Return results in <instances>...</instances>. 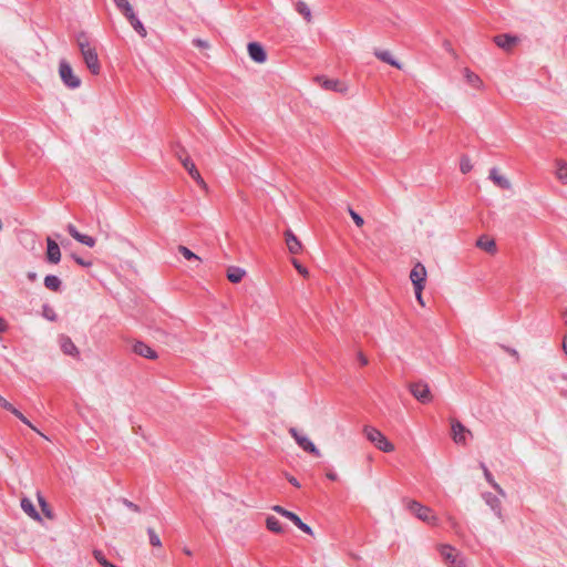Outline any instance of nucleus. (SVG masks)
<instances>
[{"instance_id":"a211bd4d","label":"nucleus","mask_w":567,"mask_h":567,"mask_svg":"<svg viewBox=\"0 0 567 567\" xmlns=\"http://www.w3.org/2000/svg\"><path fill=\"white\" fill-rule=\"evenodd\" d=\"M489 178L494 182L495 185H497L502 189L511 188V182L505 176L499 175L498 169L496 167H493L489 171Z\"/></svg>"},{"instance_id":"2f4dec72","label":"nucleus","mask_w":567,"mask_h":567,"mask_svg":"<svg viewBox=\"0 0 567 567\" xmlns=\"http://www.w3.org/2000/svg\"><path fill=\"white\" fill-rule=\"evenodd\" d=\"M557 178L564 183L567 184V164L563 161L557 162V172H556Z\"/></svg>"},{"instance_id":"e2e57ef3","label":"nucleus","mask_w":567,"mask_h":567,"mask_svg":"<svg viewBox=\"0 0 567 567\" xmlns=\"http://www.w3.org/2000/svg\"><path fill=\"white\" fill-rule=\"evenodd\" d=\"M2 229V221L0 220V230Z\"/></svg>"},{"instance_id":"09e8293b","label":"nucleus","mask_w":567,"mask_h":567,"mask_svg":"<svg viewBox=\"0 0 567 567\" xmlns=\"http://www.w3.org/2000/svg\"><path fill=\"white\" fill-rule=\"evenodd\" d=\"M0 405L9 412H11L14 409V406L9 401H7L2 395H0Z\"/></svg>"},{"instance_id":"c756f323","label":"nucleus","mask_w":567,"mask_h":567,"mask_svg":"<svg viewBox=\"0 0 567 567\" xmlns=\"http://www.w3.org/2000/svg\"><path fill=\"white\" fill-rule=\"evenodd\" d=\"M272 511H275L276 513L280 514L281 516L290 519L293 524H296V522L300 518L297 514L284 508L280 505H275L272 507Z\"/></svg>"},{"instance_id":"5701e85b","label":"nucleus","mask_w":567,"mask_h":567,"mask_svg":"<svg viewBox=\"0 0 567 567\" xmlns=\"http://www.w3.org/2000/svg\"><path fill=\"white\" fill-rule=\"evenodd\" d=\"M481 468L483 470V474H484V477L485 480L487 481V483L502 496H505V492L504 489L499 486V484H497L492 475V473L489 472V470L487 468V466L484 464V463H481Z\"/></svg>"},{"instance_id":"864d4df0","label":"nucleus","mask_w":567,"mask_h":567,"mask_svg":"<svg viewBox=\"0 0 567 567\" xmlns=\"http://www.w3.org/2000/svg\"><path fill=\"white\" fill-rule=\"evenodd\" d=\"M38 499H39V503H40L42 509L45 511V507H47L45 499L41 495H38Z\"/></svg>"},{"instance_id":"e433bc0d","label":"nucleus","mask_w":567,"mask_h":567,"mask_svg":"<svg viewBox=\"0 0 567 567\" xmlns=\"http://www.w3.org/2000/svg\"><path fill=\"white\" fill-rule=\"evenodd\" d=\"M93 555L96 561L103 567H109L110 565H113L105 558L104 554L101 550H94Z\"/></svg>"},{"instance_id":"c9c22d12","label":"nucleus","mask_w":567,"mask_h":567,"mask_svg":"<svg viewBox=\"0 0 567 567\" xmlns=\"http://www.w3.org/2000/svg\"><path fill=\"white\" fill-rule=\"evenodd\" d=\"M76 241L92 248L94 247L95 245V239L89 235H84V234H80L79 236H76Z\"/></svg>"},{"instance_id":"49530a36","label":"nucleus","mask_w":567,"mask_h":567,"mask_svg":"<svg viewBox=\"0 0 567 567\" xmlns=\"http://www.w3.org/2000/svg\"><path fill=\"white\" fill-rule=\"evenodd\" d=\"M193 44L200 49H207L209 47L207 41L199 39V38L194 39Z\"/></svg>"},{"instance_id":"7ed1b4c3","label":"nucleus","mask_w":567,"mask_h":567,"mask_svg":"<svg viewBox=\"0 0 567 567\" xmlns=\"http://www.w3.org/2000/svg\"><path fill=\"white\" fill-rule=\"evenodd\" d=\"M365 437L382 452L390 453L394 451V445L385 437V435L373 426L363 429Z\"/></svg>"},{"instance_id":"ddd939ff","label":"nucleus","mask_w":567,"mask_h":567,"mask_svg":"<svg viewBox=\"0 0 567 567\" xmlns=\"http://www.w3.org/2000/svg\"><path fill=\"white\" fill-rule=\"evenodd\" d=\"M59 343L64 354L71 355L73 358L80 357V351L70 337L61 334L59 338Z\"/></svg>"},{"instance_id":"1a4fd4ad","label":"nucleus","mask_w":567,"mask_h":567,"mask_svg":"<svg viewBox=\"0 0 567 567\" xmlns=\"http://www.w3.org/2000/svg\"><path fill=\"white\" fill-rule=\"evenodd\" d=\"M316 81L320 84V86L327 91H333L339 93H344L348 91V86L336 79H327L324 76H317Z\"/></svg>"},{"instance_id":"a18cd8bd","label":"nucleus","mask_w":567,"mask_h":567,"mask_svg":"<svg viewBox=\"0 0 567 567\" xmlns=\"http://www.w3.org/2000/svg\"><path fill=\"white\" fill-rule=\"evenodd\" d=\"M423 289H424V287H420V286L414 287L415 298L421 306H424V301H423V297H422Z\"/></svg>"},{"instance_id":"37998d69","label":"nucleus","mask_w":567,"mask_h":567,"mask_svg":"<svg viewBox=\"0 0 567 567\" xmlns=\"http://www.w3.org/2000/svg\"><path fill=\"white\" fill-rule=\"evenodd\" d=\"M72 258L74 259V261L82 266V267H91L92 266V262L90 260H85L83 259L82 257H79L76 255H72Z\"/></svg>"},{"instance_id":"412c9836","label":"nucleus","mask_w":567,"mask_h":567,"mask_svg":"<svg viewBox=\"0 0 567 567\" xmlns=\"http://www.w3.org/2000/svg\"><path fill=\"white\" fill-rule=\"evenodd\" d=\"M132 28L142 37L145 38L147 35V31L141 20L137 18L135 12L131 13L126 17Z\"/></svg>"},{"instance_id":"3c124183","label":"nucleus","mask_w":567,"mask_h":567,"mask_svg":"<svg viewBox=\"0 0 567 567\" xmlns=\"http://www.w3.org/2000/svg\"><path fill=\"white\" fill-rule=\"evenodd\" d=\"M288 482H289L290 484H292L293 486H296V487H300V483H299V482H298V480H297L296 477H293V476L288 477Z\"/></svg>"},{"instance_id":"c03bdc74","label":"nucleus","mask_w":567,"mask_h":567,"mask_svg":"<svg viewBox=\"0 0 567 567\" xmlns=\"http://www.w3.org/2000/svg\"><path fill=\"white\" fill-rule=\"evenodd\" d=\"M44 317L49 319L50 321H54L56 319V315L52 309H50L48 306L43 307Z\"/></svg>"},{"instance_id":"0e129e2a","label":"nucleus","mask_w":567,"mask_h":567,"mask_svg":"<svg viewBox=\"0 0 567 567\" xmlns=\"http://www.w3.org/2000/svg\"><path fill=\"white\" fill-rule=\"evenodd\" d=\"M109 567H117V566H115V565H110Z\"/></svg>"},{"instance_id":"6e6552de","label":"nucleus","mask_w":567,"mask_h":567,"mask_svg":"<svg viewBox=\"0 0 567 567\" xmlns=\"http://www.w3.org/2000/svg\"><path fill=\"white\" fill-rule=\"evenodd\" d=\"M452 439L456 444H465L466 436L472 435L471 431L466 429L460 421H451Z\"/></svg>"},{"instance_id":"0eeeda50","label":"nucleus","mask_w":567,"mask_h":567,"mask_svg":"<svg viewBox=\"0 0 567 567\" xmlns=\"http://www.w3.org/2000/svg\"><path fill=\"white\" fill-rule=\"evenodd\" d=\"M410 391L412 395L421 403H429L432 400V394L427 383L422 381L411 383Z\"/></svg>"},{"instance_id":"9d476101","label":"nucleus","mask_w":567,"mask_h":567,"mask_svg":"<svg viewBox=\"0 0 567 567\" xmlns=\"http://www.w3.org/2000/svg\"><path fill=\"white\" fill-rule=\"evenodd\" d=\"M179 159L184 166V168L188 172V174L194 178V181L202 187L207 188V184L200 176L198 169L196 168L194 162L189 157L182 158L179 156Z\"/></svg>"},{"instance_id":"680f3d73","label":"nucleus","mask_w":567,"mask_h":567,"mask_svg":"<svg viewBox=\"0 0 567 567\" xmlns=\"http://www.w3.org/2000/svg\"><path fill=\"white\" fill-rule=\"evenodd\" d=\"M563 380L567 382V375H564V377H563Z\"/></svg>"},{"instance_id":"f704fd0d","label":"nucleus","mask_w":567,"mask_h":567,"mask_svg":"<svg viewBox=\"0 0 567 567\" xmlns=\"http://www.w3.org/2000/svg\"><path fill=\"white\" fill-rule=\"evenodd\" d=\"M147 535H148V538H150V544L154 547H161L162 546V542H161V538L158 537V535L155 533V530L151 527L147 528Z\"/></svg>"},{"instance_id":"393cba45","label":"nucleus","mask_w":567,"mask_h":567,"mask_svg":"<svg viewBox=\"0 0 567 567\" xmlns=\"http://www.w3.org/2000/svg\"><path fill=\"white\" fill-rule=\"evenodd\" d=\"M44 286L51 291H59L61 289L62 281L55 275H48L44 277Z\"/></svg>"},{"instance_id":"603ef678","label":"nucleus","mask_w":567,"mask_h":567,"mask_svg":"<svg viewBox=\"0 0 567 567\" xmlns=\"http://www.w3.org/2000/svg\"><path fill=\"white\" fill-rule=\"evenodd\" d=\"M8 324L6 321L0 317V332L7 331Z\"/></svg>"},{"instance_id":"ea45409f","label":"nucleus","mask_w":567,"mask_h":567,"mask_svg":"<svg viewBox=\"0 0 567 567\" xmlns=\"http://www.w3.org/2000/svg\"><path fill=\"white\" fill-rule=\"evenodd\" d=\"M121 502L124 506H126L130 511L134 512V513H140L141 512V508L137 504L128 501L127 498H121Z\"/></svg>"},{"instance_id":"dca6fc26","label":"nucleus","mask_w":567,"mask_h":567,"mask_svg":"<svg viewBox=\"0 0 567 567\" xmlns=\"http://www.w3.org/2000/svg\"><path fill=\"white\" fill-rule=\"evenodd\" d=\"M285 239L290 254L297 255L301 251V243L290 229L285 231Z\"/></svg>"},{"instance_id":"f03ea898","label":"nucleus","mask_w":567,"mask_h":567,"mask_svg":"<svg viewBox=\"0 0 567 567\" xmlns=\"http://www.w3.org/2000/svg\"><path fill=\"white\" fill-rule=\"evenodd\" d=\"M405 507L411 514H413L416 518L426 523L427 525H431V526L439 525L440 519L434 514L432 508L421 504L420 502L414 501V499H408V501H405Z\"/></svg>"},{"instance_id":"7c9ffc66","label":"nucleus","mask_w":567,"mask_h":567,"mask_svg":"<svg viewBox=\"0 0 567 567\" xmlns=\"http://www.w3.org/2000/svg\"><path fill=\"white\" fill-rule=\"evenodd\" d=\"M113 1L115 3L116 8L123 13V16L125 18L134 12L128 0H113Z\"/></svg>"},{"instance_id":"4be33fe9","label":"nucleus","mask_w":567,"mask_h":567,"mask_svg":"<svg viewBox=\"0 0 567 567\" xmlns=\"http://www.w3.org/2000/svg\"><path fill=\"white\" fill-rule=\"evenodd\" d=\"M246 271L240 267L231 266L227 269V278L233 284H238L245 277Z\"/></svg>"},{"instance_id":"bf43d9fd","label":"nucleus","mask_w":567,"mask_h":567,"mask_svg":"<svg viewBox=\"0 0 567 567\" xmlns=\"http://www.w3.org/2000/svg\"><path fill=\"white\" fill-rule=\"evenodd\" d=\"M561 394L567 396V385L561 388Z\"/></svg>"},{"instance_id":"6ab92c4d","label":"nucleus","mask_w":567,"mask_h":567,"mask_svg":"<svg viewBox=\"0 0 567 567\" xmlns=\"http://www.w3.org/2000/svg\"><path fill=\"white\" fill-rule=\"evenodd\" d=\"M21 508L22 511L28 515L30 516L31 518H33L34 520H38L40 522L42 518L39 514V512L35 509L33 503L31 502V499L27 498V497H23L21 499Z\"/></svg>"},{"instance_id":"a19ab883","label":"nucleus","mask_w":567,"mask_h":567,"mask_svg":"<svg viewBox=\"0 0 567 567\" xmlns=\"http://www.w3.org/2000/svg\"><path fill=\"white\" fill-rule=\"evenodd\" d=\"M295 525H296L300 530H302L303 533H306V534H308V535H312V534H313L312 528H311L308 524L303 523V522L301 520V518H299V519L296 522V524H295Z\"/></svg>"},{"instance_id":"473e14b6","label":"nucleus","mask_w":567,"mask_h":567,"mask_svg":"<svg viewBox=\"0 0 567 567\" xmlns=\"http://www.w3.org/2000/svg\"><path fill=\"white\" fill-rule=\"evenodd\" d=\"M178 251L187 260H194V261H197V262L202 261V259L196 254H194L189 248H187L186 246H182V245L178 246Z\"/></svg>"},{"instance_id":"39448f33","label":"nucleus","mask_w":567,"mask_h":567,"mask_svg":"<svg viewBox=\"0 0 567 567\" xmlns=\"http://www.w3.org/2000/svg\"><path fill=\"white\" fill-rule=\"evenodd\" d=\"M289 434L295 439L298 446L303 451L315 455L316 457L321 456L320 451L317 449L313 442L307 435L299 432L296 427H290Z\"/></svg>"},{"instance_id":"8fccbe9b","label":"nucleus","mask_w":567,"mask_h":567,"mask_svg":"<svg viewBox=\"0 0 567 567\" xmlns=\"http://www.w3.org/2000/svg\"><path fill=\"white\" fill-rule=\"evenodd\" d=\"M358 360L360 361L361 365L368 364V359L362 352L358 353Z\"/></svg>"},{"instance_id":"79ce46f5","label":"nucleus","mask_w":567,"mask_h":567,"mask_svg":"<svg viewBox=\"0 0 567 567\" xmlns=\"http://www.w3.org/2000/svg\"><path fill=\"white\" fill-rule=\"evenodd\" d=\"M292 265L300 275H302L303 277H308V269L305 266H302L297 259H292Z\"/></svg>"},{"instance_id":"423d86ee","label":"nucleus","mask_w":567,"mask_h":567,"mask_svg":"<svg viewBox=\"0 0 567 567\" xmlns=\"http://www.w3.org/2000/svg\"><path fill=\"white\" fill-rule=\"evenodd\" d=\"M59 73L62 82L70 89H78L81 80L73 73V70L65 60L60 61Z\"/></svg>"},{"instance_id":"b1692460","label":"nucleus","mask_w":567,"mask_h":567,"mask_svg":"<svg viewBox=\"0 0 567 567\" xmlns=\"http://www.w3.org/2000/svg\"><path fill=\"white\" fill-rule=\"evenodd\" d=\"M374 55L381 60L382 62L389 63L392 66H395L398 69H401V64L399 61L393 59L392 54L386 50H377L374 52Z\"/></svg>"},{"instance_id":"5fc2aeb1","label":"nucleus","mask_w":567,"mask_h":567,"mask_svg":"<svg viewBox=\"0 0 567 567\" xmlns=\"http://www.w3.org/2000/svg\"><path fill=\"white\" fill-rule=\"evenodd\" d=\"M327 477L331 481H336L338 478V475L336 473H328Z\"/></svg>"},{"instance_id":"052dcab7","label":"nucleus","mask_w":567,"mask_h":567,"mask_svg":"<svg viewBox=\"0 0 567 567\" xmlns=\"http://www.w3.org/2000/svg\"><path fill=\"white\" fill-rule=\"evenodd\" d=\"M563 318H564L565 324H567V310L564 312Z\"/></svg>"},{"instance_id":"9b49d317","label":"nucleus","mask_w":567,"mask_h":567,"mask_svg":"<svg viewBox=\"0 0 567 567\" xmlns=\"http://www.w3.org/2000/svg\"><path fill=\"white\" fill-rule=\"evenodd\" d=\"M47 260L54 265L59 264L61 260L60 247L52 237H47Z\"/></svg>"},{"instance_id":"13d9d810","label":"nucleus","mask_w":567,"mask_h":567,"mask_svg":"<svg viewBox=\"0 0 567 567\" xmlns=\"http://www.w3.org/2000/svg\"><path fill=\"white\" fill-rule=\"evenodd\" d=\"M183 551L187 555V556H192V550L188 549V548H184Z\"/></svg>"},{"instance_id":"2eb2a0df","label":"nucleus","mask_w":567,"mask_h":567,"mask_svg":"<svg viewBox=\"0 0 567 567\" xmlns=\"http://www.w3.org/2000/svg\"><path fill=\"white\" fill-rule=\"evenodd\" d=\"M482 497L486 505L494 512L496 517L502 518L503 514L501 499L489 492L483 493Z\"/></svg>"},{"instance_id":"bb28decb","label":"nucleus","mask_w":567,"mask_h":567,"mask_svg":"<svg viewBox=\"0 0 567 567\" xmlns=\"http://www.w3.org/2000/svg\"><path fill=\"white\" fill-rule=\"evenodd\" d=\"M266 526L269 530L277 533V534L282 533V530H284L281 523L275 516H268L266 518Z\"/></svg>"},{"instance_id":"58836bf2","label":"nucleus","mask_w":567,"mask_h":567,"mask_svg":"<svg viewBox=\"0 0 567 567\" xmlns=\"http://www.w3.org/2000/svg\"><path fill=\"white\" fill-rule=\"evenodd\" d=\"M11 413L16 415L20 421H22L25 425L30 426L32 430H35L31 422L18 409L14 408L11 411Z\"/></svg>"},{"instance_id":"4c0bfd02","label":"nucleus","mask_w":567,"mask_h":567,"mask_svg":"<svg viewBox=\"0 0 567 567\" xmlns=\"http://www.w3.org/2000/svg\"><path fill=\"white\" fill-rule=\"evenodd\" d=\"M349 214H350L352 220L354 221V224L358 227L363 226L364 219L355 210H353L351 207H349Z\"/></svg>"},{"instance_id":"f257e3e1","label":"nucleus","mask_w":567,"mask_h":567,"mask_svg":"<svg viewBox=\"0 0 567 567\" xmlns=\"http://www.w3.org/2000/svg\"><path fill=\"white\" fill-rule=\"evenodd\" d=\"M76 43L86 68L92 74L97 75L101 71V64L95 47L90 43L84 32L76 35Z\"/></svg>"},{"instance_id":"f8f14e48","label":"nucleus","mask_w":567,"mask_h":567,"mask_svg":"<svg viewBox=\"0 0 567 567\" xmlns=\"http://www.w3.org/2000/svg\"><path fill=\"white\" fill-rule=\"evenodd\" d=\"M410 279L413 284V287H424L426 280V269L421 264L417 262L410 272Z\"/></svg>"},{"instance_id":"aec40b11","label":"nucleus","mask_w":567,"mask_h":567,"mask_svg":"<svg viewBox=\"0 0 567 567\" xmlns=\"http://www.w3.org/2000/svg\"><path fill=\"white\" fill-rule=\"evenodd\" d=\"M494 41L497 47L504 50H508L517 42V39L509 34H499L495 37Z\"/></svg>"},{"instance_id":"20e7f679","label":"nucleus","mask_w":567,"mask_h":567,"mask_svg":"<svg viewBox=\"0 0 567 567\" xmlns=\"http://www.w3.org/2000/svg\"><path fill=\"white\" fill-rule=\"evenodd\" d=\"M440 554L449 567H466L464 556L455 547L442 545Z\"/></svg>"},{"instance_id":"de8ad7c7","label":"nucleus","mask_w":567,"mask_h":567,"mask_svg":"<svg viewBox=\"0 0 567 567\" xmlns=\"http://www.w3.org/2000/svg\"><path fill=\"white\" fill-rule=\"evenodd\" d=\"M66 230L70 234V236L74 239H76V236L81 234L73 224H69L66 226Z\"/></svg>"},{"instance_id":"72a5a7b5","label":"nucleus","mask_w":567,"mask_h":567,"mask_svg":"<svg viewBox=\"0 0 567 567\" xmlns=\"http://www.w3.org/2000/svg\"><path fill=\"white\" fill-rule=\"evenodd\" d=\"M473 168V165L471 163V159L470 157L467 156H462L461 157V161H460V169L463 174H467L468 172H471Z\"/></svg>"},{"instance_id":"4d7b16f0","label":"nucleus","mask_w":567,"mask_h":567,"mask_svg":"<svg viewBox=\"0 0 567 567\" xmlns=\"http://www.w3.org/2000/svg\"><path fill=\"white\" fill-rule=\"evenodd\" d=\"M563 350L564 352L567 354V338L564 339V342H563Z\"/></svg>"},{"instance_id":"c85d7f7f","label":"nucleus","mask_w":567,"mask_h":567,"mask_svg":"<svg viewBox=\"0 0 567 567\" xmlns=\"http://www.w3.org/2000/svg\"><path fill=\"white\" fill-rule=\"evenodd\" d=\"M477 246L487 252H494L496 250V244L493 239L482 237L477 240Z\"/></svg>"},{"instance_id":"f3484780","label":"nucleus","mask_w":567,"mask_h":567,"mask_svg":"<svg viewBox=\"0 0 567 567\" xmlns=\"http://www.w3.org/2000/svg\"><path fill=\"white\" fill-rule=\"evenodd\" d=\"M133 351H134V353H136L143 358H146V359H156L157 358L156 351L153 350L151 347H148L146 343H144L142 341H136L133 344Z\"/></svg>"},{"instance_id":"6e6d98bb","label":"nucleus","mask_w":567,"mask_h":567,"mask_svg":"<svg viewBox=\"0 0 567 567\" xmlns=\"http://www.w3.org/2000/svg\"><path fill=\"white\" fill-rule=\"evenodd\" d=\"M28 278H29V280L34 281L37 279V274L35 272H29L28 274Z\"/></svg>"},{"instance_id":"4468645a","label":"nucleus","mask_w":567,"mask_h":567,"mask_svg":"<svg viewBox=\"0 0 567 567\" xmlns=\"http://www.w3.org/2000/svg\"><path fill=\"white\" fill-rule=\"evenodd\" d=\"M247 49L248 54L252 61L257 63H264L267 60V53L264 47L258 42H250Z\"/></svg>"},{"instance_id":"cd10ccee","label":"nucleus","mask_w":567,"mask_h":567,"mask_svg":"<svg viewBox=\"0 0 567 567\" xmlns=\"http://www.w3.org/2000/svg\"><path fill=\"white\" fill-rule=\"evenodd\" d=\"M296 11L301 14L307 22L311 21V10L308 4L303 1H298L296 3Z\"/></svg>"},{"instance_id":"a878e982","label":"nucleus","mask_w":567,"mask_h":567,"mask_svg":"<svg viewBox=\"0 0 567 567\" xmlns=\"http://www.w3.org/2000/svg\"><path fill=\"white\" fill-rule=\"evenodd\" d=\"M464 75L468 84H471L473 87L480 89L483 84L482 80L477 74L472 72L468 69L464 70Z\"/></svg>"}]
</instances>
